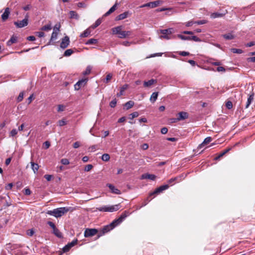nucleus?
<instances>
[{"mask_svg": "<svg viewBox=\"0 0 255 255\" xmlns=\"http://www.w3.org/2000/svg\"><path fill=\"white\" fill-rule=\"evenodd\" d=\"M69 211V209L68 207H60L55 209L53 210L48 211L46 213L56 218H59L63 216Z\"/></svg>", "mask_w": 255, "mask_h": 255, "instance_id": "obj_1", "label": "nucleus"}, {"mask_svg": "<svg viewBox=\"0 0 255 255\" xmlns=\"http://www.w3.org/2000/svg\"><path fill=\"white\" fill-rule=\"evenodd\" d=\"M122 29V26H118L113 28V34L118 35V37L120 38H127L130 35L131 33L130 31H123Z\"/></svg>", "mask_w": 255, "mask_h": 255, "instance_id": "obj_2", "label": "nucleus"}, {"mask_svg": "<svg viewBox=\"0 0 255 255\" xmlns=\"http://www.w3.org/2000/svg\"><path fill=\"white\" fill-rule=\"evenodd\" d=\"M120 207V204L113 206H103L97 208V210L103 212H113L118 211Z\"/></svg>", "mask_w": 255, "mask_h": 255, "instance_id": "obj_3", "label": "nucleus"}, {"mask_svg": "<svg viewBox=\"0 0 255 255\" xmlns=\"http://www.w3.org/2000/svg\"><path fill=\"white\" fill-rule=\"evenodd\" d=\"M116 226H117L113 221L110 224L104 226L101 230L100 232L98 234V238H100L101 236H103L105 233H107L108 232L110 231Z\"/></svg>", "mask_w": 255, "mask_h": 255, "instance_id": "obj_4", "label": "nucleus"}, {"mask_svg": "<svg viewBox=\"0 0 255 255\" xmlns=\"http://www.w3.org/2000/svg\"><path fill=\"white\" fill-rule=\"evenodd\" d=\"M160 31V33L162 34V35L160 36V38L169 39L171 38V37L169 35L174 32V29L172 28H170L166 29H161Z\"/></svg>", "mask_w": 255, "mask_h": 255, "instance_id": "obj_5", "label": "nucleus"}, {"mask_svg": "<svg viewBox=\"0 0 255 255\" xmlns=\"http://www.w3.org/2000/svg\"><path fill=\"white\" fill-rule=\"evenodd\" d=\"M28 15L27 14L25 18L20 21H17L14 22V24L17 27V28H22L23 27H25L27 26L28 24Z\"/></svg>", "mask_w": 255, "mask_h": 255, "instance_id": "obj_6", "label": "nucleus"}, {"mask_svg": "<svg viewBox=\"0 0 255 255\" xmlns=\"http://www.w3.org/2000/svg\"><path fill=\"white\" fill-rule=\"evenodd\" d=\"M162 3L163 1L162 0H158L154 1L149 2L148 3L141 5L140 6V7L142 8L144 7H150L151 8H154L158 6Z\"/></svg>", "mask_w": 255, "mask_h": 255, "instance_id": "obj_7", "label": "nucleus"}, {"mask_svg": "<svg viewBox=\"0 0 255 255\" xmlns=\"http://www.w3.org/2000/svg\"><path fill=\"white\" fill-rule=\"evenodd\" d=\"M129 215V213L127 211H125L120 216V217L114 220L113 222L116 224V226H118L120 224H121L127 217H128Z\"/></svg>", "mask_w": 255, "mask_h": 255, "instance_id": "obj_8", "label": "nucleus"}, {"mask_svg": "<svg viewBox=\"0 0 255 255\" xmlns=\"http://www.w3.org/2000/svg\"><path fill=\"white\" fill-rule=\"evenodd\" d=\"M98 233V230L96 229H86L84 232V236L86 238L93 237Z\"/></svg>", "mask_w": 255, "mask_h": 255, "instance_id": "obj_9", "label": "nucleus"}, {"mask_svg": "<svg viewBox=\"0 0 255 255\" xmlns=\"http://www.w3.org/2000/svg\"><path fill=\"white\" fill-rule=\"evenodd\" d=\"M88 79L85 78L79 80L74 85L75 90H79L81 87H84L87 83Z\"/></svg>", "mask_w": 255, "mask_h": 255, "instance_id": "obj_10", "label": "nucleus"}, {"mask_svg": "<svg viewBox=\"0 0 255 255\" xmlns=\"http://www.w3.org/2000/svg\"><path fill=\"white\" fill-rule=\"evenodd\" d=\"M178 37H179V38H180L182 40H193L194 41H196V42H199V41H201V39L198 38V37L196 36H184V35H183L182 34H178L177 35Z\"/></svg>", "mask_w": 255, "mask_h": 255, "instance_id": "obj_11", "label": "nucleus"}, {"mask_svg": "<svg viewBox=\"0 0 255 255\" xmlns=\"http://www.w3.org/2000/svg\"><path fill=\"white\" fill-rule=\"evenodd\" d=\"M169 188V185L167 184L161 185L160 187L157 188L153 192L150 193L149 197L154 195H157L161 193L164 190L167 189Z\"/></svg>", "mask_w": 255, "mask_h": 255, "instance_id": "obj_12", "label": "nucleus"}, {"mask_svg": "<svg viewBox=\"0 0 255 255\" xmlns=\"http://www.w3.org/2000/svg\"><path fill=\"white\" fill-rule=\"evenodd\" d=\"M188 117V114L186 112H181L178 114V117L176 119H173V121L174 122L177 121H180L181 120H185Z\"/></svg>", "mask_w": 255, "mask_h": 255, "instance_id": "obj_13", "label": "nucleus"}, {"mask_svg": "<svg viewBox=\"0 0 255 255\" xmlns=\"http://www.w3.org/2000/svg\"><path fill=\"white\" fill-rule=\"evenodd\" d=\"M77 239L74 240L71 243H68L67 245L64 247L63 248V251L65 253L68 252L72 247L77 244Z\"/></svg>", "mask_w": 255, "mask_h": 255, "instance_id": "obj_14", "label": "nucleus"}, {"mask_svg": "<svg viewBox=\"0 0 255 255\" xmlns=\"http://www.w3.org/2000/svg\"><path fill=\"white\" fill-rule=\"evenodd\" d=\"M131 14V13L128 11H125L123 13H121L118 15L117 16H116V17L115 18V20L118 21L127 18L128 17L130 16Z\"/></svg>", "mask_w": 255, "mask_h": 255, "instance_id": "obj_15", "label": "nucleus"}, {"mask_svg": "<svg viewBox=\"0 0 255 255\" xmlns=\"http://www.w3.org/2000/svg\"><path fill=\"white\" fill-rule=\"evenodd\" d=\"M69 43H70L69 37L68 36H65L62 39V41L60 44L61 48H62L63 49L66 48L69 45Z\"/></svg>", "mask_w": 255, "mask_h": 255, "instance_id": "obj_16", "label": "nucleus"}, {"mask_svg": "<svg viewBox=\"0 0 255 255\" xmlns=\"http://www.w3.org/2000/svg\"><path fill=\"white\" fill-rule=\"evenodd\" d=\"M10 14V8L9 7H6L4 9V12L2 14L1 17V19L3 21H6Z\"/></svg>", "mask_w": 255, "mask_h": 255, "instance_id": "obj_17", "label": "nucleus"}, {"mask_svg": "<svg viewBox=\"0 0 255 255\" xmlns=\"http://www.w3.org/2000/svg\"><path fill=\"white\" fill-rule=\"evenodd\" d=\"M156 178V176L154 174H150L148 173L143 174L141 176V179H148L151 180H154Z\"/></svg>", "mask_w": 255, "mask_h": 255, "instance_id": "obj_18", "label": "nucleus"}, {"mask_svg": "<svg viewBox=\"0 0 255 255\" xmlns=\"http://www.w3.org/2000/svg\"><path fill=\"white\" fill-rule=\"evenodd\" d=\"M107 186L110 188L111 192L113 193L116 194H120L121 191L118 189L116 188L114 185H113L111 184H108Z\"/></svg>", "mask_w": 255, "mask_h": 255, "instance_id": "obj_19", "label": "nucleus"}, {"mask_svg": "<svg viewBox=\"0 0 255 255\" xmlns=\"http://www.w3.org/2000/svg\"><path fill=\"white\" fill-rule=\"evenodd\" d=\"M212 140V138L210 136H208L206 137L202 143H201L200 144H199L198 146V149L202 148L205 145L210 143Z\"/></svg>", "mask_w": 255, "mask_h": 255, "instance_id": "obj_20", "label": "nucleus"}, {"mask_svg": "<svg viewBox=\"0 0 255 255\" xmlns=\"http://www.w3.org/2000/svg\"><path fill=\"white\" fill-rule=\"evenodd\" d=\"M254 93H252V94H250L249 96V97L248 98V100L246 104L245 108L247 109L249 107L251 104L253 102L254 100Z\"/></svg>", "mask_w": 255, "mask_h": 255, "instance_id": "obj_21", "label": "nucleus"}, {"mask_svg": "<svg viewBox=\"0 0 255 255\" xmlns=\"http://www.w3.org/2000/svg\"><path fill=\"white\" fill-rule=\"evenodd\" d=\"M226 13H227V12H225L224 13H220V12H213V13H211L210 16H211V18H212L221 17L224 16L226 14Z\"/></svg>", "mask_w": 255, "mask_h": 255, "instance_id": "obj_22", "label": "nucleus"}, {"mask_svg": "<svg viewBox=\"0 0 255 255\" xmlns=\"http://www.w3.org/2000/svg\"><path fill=\"white\" fill-rule=\"evenodd\" d=\"M156 83V80L153 79H152L148 81H144L143 83V86L144 87H149L152 85Z\"/></svg>", "mask_w": 255, "mask_h": 255, "instance_id": "obj_23", "label": "nucleus"}, {"mask_svg": "<svg viewBox=\"0 0 255 255\" xmlns=\"http://www.w3.org/2000/svg\"><path fill=\"white\" fill-rule=\"evenodd\" d=\"M17 38L16 36L12 35L10 39L6 42L7 46H11L13 43H15L17 42Z\"/></svg>", "mask_w": 255, "mask_h": 255, "instance_id": "obj_24", "label": "nucleus"}, {"mask_svg": "<svg viewBox=\"0 0 255 255\" xmlns=\"http://www.w3.org/2000/svg\"><path fill=\"white\" fill-rule=\"evenodd\" d=\"M128 87V84L124 85L120 89V91L119 93H117V97H120L124 94V91Z\"/></svg>", "mask_w": 255, "mask_h": 255, "instance_id": "obj_25", "label": "nucleus"}, {"mask_svg": "<svg viewBox=\"0 0 255 255\" xmlns=\"http://www.w3.org/2000/svg\"><path fill=\"white\" fill-rule=\"evenodd\" d=\"M30 164L31 165V168H32V170L33 171L34 173H36L39 169L38 164L37 163H35L34 162H33L32 161L30 162Z\"/></svg>", "mask_w": 255, "mask_h": 255, "instance_id": "obj_26", "label": "nucleus"}, {"mask_svg": "<svg viewBox=\"0 0 255 255\" xmlns=\"http://www.w3.org/2000/svg\"><path fill=\"white\" fill-rule=\"evenodd\" d=\"M117 3H116L110 9L104 14V16H107L112 13H113L116 9Z\"/></svg>", "mask_w": 255, "mask_h": 255, "instance_id": "obj_27", "label": "nucleus"}, {"mask_svg": "<svg viewBox=\"0 0 255 255\" xmlns=\"http://www.w3.org/2000/svg\"><path fill=\"white\" fill-rule=\"evenodd\" d=\"M230 149H231V148H229L228 149L224 150V151H223L222 152L220 153L219 154L217 157H215V159H216V160L219 159L221 157L223 156L226 153H227L228 152H229L230 150Z\"/></svg>", "mask_w": 255, "mask_h": 255, "instance_id": "obj_28", "label": "nucleus"}, {"mask_svg": "<svg viewBox=\"0 0 255 255\" xmlns=\"http://www.w3.org/2000/svg\"><path fill=\"white\" fill-rule=\"evenodd\" d=\"M158 95V92H153L151 95L150 98V101H151V102L154 103L157 99Z\"/></svg>", "mask_w": 255, "mask_h": 255, "instance_id": "obj_29", "label": "nucleus"}, {"mask_svg": "<svg viewBox=\"0 0 255 255\" xmlns=\"http://www.w3.org/2000/svg\"><path fill=\"white\" fill-rule=\"evenodd\" d=\"M58 33L53 31L51 34L50 41L48 42V45H50L52 41L57 39Z\"/></svg>", "mask_w": 255, "mask_h": 255, "instance_id": "obj_30", "label": "nucleus"}, {"mask_svg": "<svg viewBox=\"0 0 255 255\" xmlns=\"http://www.w3.org/2000/svg\"><path fill=\"white\" fill-rule=\"evenodd\" d=\"M53 233L57 237L61 238L62 237V234L60 231L55 227L53 229Z\"/></svg>", "mask_w": 255, "mask_h": 255, "instance_id": "obj_31", "label": "nucleus"}, {"mask_svg": "<svg viewBox=\"0 0 255 255\" xmlns=\"http://www.w3.org/2000/svg\"><path fill=\"white\" fill-rule=\"evenodd\" d=\"M52 29L51 23L50 22L49 24L42 26L40 30L42 31H48Z\"/></svg>", "mask_w": 255, "mask_h": 255, "instance_id": "obj_32", "label": "nucleus"}, {"mask_svg": "<svg viewBox=\"0 0 255 255\" xmlns=\"http://www.w3.org/2000/svg\"><path fill=\"white\" fill-rule=\"evenodd\" d=\"M134 105V102L132 101H129L125 104V107L127 110L131 108Z\"/></svg>", "mask_w": 255, "mask_h": 255, "instance_id": "obj_33", "label": "nucleus"}, {"mask_svg": "<svg viewBox=\"0 0 255 255\" xmlns=\"http://www.w3.org/2000/svg\"><path fill=\"white\" fill-rule=\"evenodd\" d=\"M91 30L89 29H87L85 30L83 33L80 34L81 37H87L90 35Z\"/></svg>", "mask_w": 255, "mask_h": 255, "instance_id": "obj_34", "label": "nucleus"}, {"mask_svg": "<svg viewBox=\"0 0 255 255\" xmlns=\"http://www.w3.org/2000/svg\"><path fill=\"white\" fill-rule=\"evenodd\" d=\"M223 37L226 40H231L235 38V36L231 33L223 35Z\"/></svg>", "mask_w": 255, "mask_h": 255, "instance_id": "obj_35", "label": "nucleus"}, {"mask_svg": "<svg viewBox=\"0 0 255 255\" xmlns=\"http://www.w3.org/2000/svg\"><path fill=\"white\" fill-rule=\"evenodd\" d=\"M98 43V40L97 39L91 38L89 39L86 42L87 45L95 44Z\"/></svg>", "mask_w": 255, "mask_h": 255, "instance_id": "obj_36", "label": "nucleus"}, {"mask_svg": "<svg viewBox=\"0 0 255 255\" xmlns=\"http://www.w3.org/2000/svg\"><path fill=\"white\" fill-rule=\"evenodd\" d=\"M69 13L71 18H75L76 19L79 18V15L75 11L71 10L70 11Z\"/></svg>", "mask_w": 255, "mask_h": 255, "instance_id": "obj_37", "label": "nucleus"}, {"mask_svg": "<svg viewBox=\"0 0 255 255\" xmlns=\"http://www.w3.org/2000/svg\"><path fill=\"white\" fill-rule=\"evenodd\" d=\"M102 160L104 161H108L110 160V155L108 153H104L102 155L101 157Z\"/></svg>", "mask_w": 255, "mask_h": 255, "instance_id": "obj_38", "label": "nucleus"}, {"mask_svg": "<svg viewBox=\"0 0 255 255\" xmlns=\"http://www.w3.org/2000/svg\"><path fill=\"white\" fill-rule=\"evenodd\" d=\"M102 22V20L100 18L98 19L92 26V27L94 29L98 27Z\"/></svg>", "mask_w": 255, "mask_h": 255, "instance_id": "obj_39", "label": "nucleus"}, {"mask_svg": "<svg viewBox=\"0 0 255 255\" xmlns=\"http://www.w3.org/2000/svg\"><path fill=\"white\" fill-rule=\"evenodd\" d=\"M73 53V50L71 49H67L64 53V56L68 57L70 56Z\"/></svg>", "mask_w": 255, "mask_h": 255, "instance_id": "obj_40", "label": "nucleus"}, {"mask_svg": "<svg viewBox=\"0 0 255 255\" xmlns=\"http://www.w3.org/2000/svg\"><path fill=\"white\" fill-rule=\"evenodd\" d=\"M113 77V75L111 73H109L107 76L106 79L104 80V82L105 83H108L111 80Z\"/></svg>", "mask_w": 255, "mask_h": 255, "instance_id": "obj_41", "label": "nucleus"}, {"mask_svg": "<svg viewBox=\"0 0 255 255\" xmlns=\"http://www.w3.org/2000/svg\"><path fill=\"white\" fill-rule=\"evenodd\" d=\"M139 116V114L137 112H134L129 115V119L132 120L135 118Z\"/></svg>", "mask_w": 255, "mask_h": 255, "instance_id": "obj_42", "label": "nucleus"}, {"mask_svg": "<svg viewBox=\"0 0 255 255\" xmlns=\"http://www.w3.org/2000/svg\"><path fill=\"white\" fill-rule=\"evenodd\" d=\"M91 70H92V68L90 66H87L86 70L83 72V74L84 75H89L91 73Z\"/></svg>", "mask_w": 255, "mask_h": 255, "instance_id": "obj_43", "label": "nucleus"}, {"mask_svg": "<svg viewBox=\"0 0 255 255\" xmlns=\"http://www.w3.org/2000/svg\"><path fill=\"white\" fill-rule=\"evenodd\" d=\"M231 51L234 53L241 54L243 53V50L241 49L232 48Z\"/></svg>", "mask_w": 255, "mask_h": 255, "instance_id": "obj_44", "label": "nucleus"}, {"mask_svg": "<svg viewBox=\"0 0 255 255\" xmlns=\"http://www.w3.org/2000/svg\"><path fill=\"white\" fill-rule=\"evenodd\" d=\"M60 24H56L55 25L53 31L58 33L60 31Z\"/></svg>", "mask_w": 255, "mask_h": 255, "instance_id": "obj_45", "label": "nucleus"}, {"mask_svg": "<svg viewBox=\"0 0 255 255\" xmlns=\"http://www.w3.org/2000/svg\"><path fill=\"white\" fill-rule=\"evenodd\" d=\"M67 124V122L65 119H62L58 121V125L60 127H62Z\"/></svg>", "mask_w": 255, "mask_h": 255, "instance_id": "obj_46", "label": "nucleus"}, {"mask_svg": "<svg viewBox=\"0 0 255 255\" xmlns=\"http://www.w3.org/2000/svg\"><path fill=\"white\" fill-rule=\"evenodd\" d=\"M93 167V166L92 164H88L85 167L84 171L86 172H88L90 171Z\"/></svg>", "mask_w": 255, "mask_h": 255, "instance_id": "obj_47", "label": "nucleus"}, {"mask_svg": "<svg viewBox=\"0 0 255 255\" xmlns=\"http://www.w3.org/2000/svg\"><path fill=\"white\" fill-rule=\"evenodd\" d=\"M207 23V20L203 19L201 20H198L194 22V23L197 24L198 25L204 24Z\"/></svg>", "mask_w": 255, "mask_h": 255, "instance_id": "obj_48", "label": "nucleus"}, {"mask_svg": "<svg viewBox=\"0 0 255 255\" xmlns=\"http://www.w3.org/2000/svg\"><path fill=\"white\" fill-rule=\"evenodd\" d=\"M23 95H24V94H23V92H21L19 93V94L17 97V102H21L23 100Z\"/></svg>", "mask_w": 255, "mask_h": 255, "instance_id": "obj_49", "label": "nucleus"}, {"mask_svg": "<svg viewBox=\"0 0 255 255\" xmlns=\"http://www.w3.org/2000/svg\"><path fill=\"white\" fill-rule=\"evenodd\" d=\"M117 104V100L116 99H113L110 103V106L112 108H114L116 106Z\"/></svg>", "mask_w": 255, "mask_h": 255, "instance_id": "obj_50", "label": "nucleus"}, {"mask_svg": "<svg viewBox=\"0 0 255 255\" xmlns=\"http://www.w3.org/2000/svg\"><path fill=\"white\" fill-rule=\"evenodd\" d=\"M61 163L63 165H68L69 164V161L67 158H62L61 160Z\"/></svg>", "mask_w": 255, "mask_h": 255, "instance_id": "obj_51", "label": "nucleus"}, {"mask_svg": "<svg viewBox=\"0 0 255 255\" xmlns=\"http://www.w3.org/2000/svg\"><path fill=\"white\" fill-rule=\"evenodd\" d=\"M65 109V106L63 105H58V109L57 111L59 112L64 111Z\"/></svg>", "mask_w": 255, "mask_h": 255, "instance_id": "obj_52", "label": "nucleus"}, {"mask_svg": "<svg viewBox=\"0 0 255 255\" xmlns=\"http://www.w3.org/2000/svg\"><path fill=\"white\" fill-rule=\"evenodd\" d=\"M226 106L228 109H231L233 108V104L231 101H228L226 104Z\"/></svg>", "mask_w": 255, "mask_h": 255, "instance_id": "obj_53", "label": "nucleus"}, {"mask_svg": "<svg viewBox=\"0 0 255 255\" xmlns=\"http://www.w3.org/2000/svg\"><path fill=\"white\" fill-rule=\"evenodd\" d=\"M31 192L29 188H25L23 190V193L26 195H30Z\"/></svg>", "mask_w": 255, "mask_h": 255, "instance_id": "obj_54", "label": "nucleus"}, {"mask_svg": "<svg viewBox=\"0 0 255 255\" xmlns=\"http://www.w3.org/2000/svg\"><path fill=\"white\" fill-rule=\"evenodd\" d=\"M179 54L182 56H186L189 55L190 53L186 51H180Z\"/></svg>", "mask_w": 255, "mask_h": 255, "instance_id": "obj_55", "label": "nucleus"}, {"mask_svg": "<svg viewBox=\"0 0 255 255\" xmlns=\"http://www.w3.org/2000/svg\"><path fill=\"white\" fill-rule=\"evenodd\" d=\"M17 133V131L16 129H13L10 132V135L11 136L16 135Z\"/></svg>", "mask_w": 255, "mask_h": 255, "instance_id": "obj_56", "label": "nucleus"}, {"mask_svg": "<svg viewBox=\"0 0 255 255\" xmlns=\"http://www.w3.org/2000/svg\"><path fill=\"white\" fill-rule=\"evenodd\" d=\"M36 35L38 36L39 37H43L44 36L45 34L42 31L36 32Z\"/></svg>", "mask_w": 255, "mask_h": 255, "instance_id": "obj_57", "label": "nucleus"}, {"mask_svg": "<svg viewBox=\"0 0 255 255\" xmlns=\"http://www.w3.org/2000/svg\"><path fill=\"white\" fill-rule=\"evenodd\" d=\"M179 178V177H174V178H171L170 179H169L168 181V184H171V183H172L173 182L178 180V179Z\"/></svg>", "mask_w": 255, "mask_h": 255, "instance_id": "obj_58", "label": "nucleus"}, {"mask_svg": "<svg viewBox=\"0 0 255 255\" xmlns=\"http://www.w3.org/2000/svg\"><path fill=\"white\" fill-rule=\"evenodd\" d=\"M52 177V175L48 174H46L44 176V177L48 181L51 180Z\"/></svg>", "mask_w": 255, "mask_h": 255, "instance_id": "obj_59", "label": "nucleus"}, {"mask_svg": "<svg viewBox=\"0 0 255 255\" xmlns=\"http://www.w3.org/2000/svg\"><path fill=\"white\" fill-rule=\"evenodd\" d=\"M47 224H48V225H49L51 228H52V229H54V228L56 227V226H55V224H54L53 222H51V221H48V222H47Z\"/></svg>", "mask_w": 255, "mask_h": 255, "instance_id": "obj_60", "label": "nucleus"}, {"mask_svg": "<svg viewBox=\"0 0 255 255\" xmlns=\"http://www.w3.org/2000/svg\"><path fill=\"white\" fill-rule=\"evenodd\" d=\"M217 70L218 72H225L226 71L225 68L222 66L218 67L217 68Z\"/></svg>", "mask_w": 255, "mask_h": 255, "instance_id": "obj_61", "label": "nucleus"}, {"mask_svg": "<svg viewBox=\"0 0 255 255\" xmlns=\"http://www.w3.org/2000/svg\"><path fill=\"white\" fill-rule=\"evenodd\" d=\"M168 132V129L167 128L164 127L161 128V132L162 134H166Z\"/></svg>", "mask_w": 255, "mask_h": 255, "instance_id": "obj_62", "label": "nucleus"}, {"mask_svg": "<svg viewBox=\"0 0 255 255\" xmlns=\"http://www.w3.org/2000/svg\"><path fill=\"white\" fill-rule=\"evenodd\" d=\"M80 146V143L79 141H76L73 144V147L75 148H77Z\"/></svg>", "mask_w": 255, "mask_h": 255, "instance_id": "obj_63", "label": "nucleus"}, {"mask_svg": "<svg viewBox=\"0 0 255 255\" xmlns=\"http://www.w3.org/2000/svg\"><path fill=\"white\" fill-rule=\"evenodd\" d=\"M97 148V145H94L89 147V149L91 151H94Z\"/></svg>", "mask_w": 255, "mask_h": 255, "instance_id": "obj_64", "label": "nucleus"}]
</instances>
